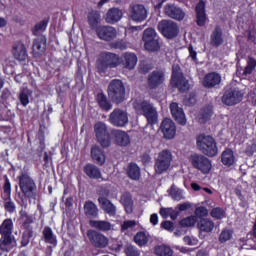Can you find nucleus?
<instances>
[{"instance_id": "obj_10", "label": "nucleus", "mask_w": 256, "mask_h": 256, "mask_svg": "<svg viewBox=\"0 0 256 256\" xmlns=\"http://www.w3.org/2000/svg\"><path fill=\"white\" fill-rule=\"evenodd\" d=\"M109 122L114 127H125L129 123V114L127 110L121 108L114 109L109 115Z\"/></svg>"}, {"instance_id": "obj_11", "label": "nucleus", "mask_w": 256, "mask_h": 256, "mask_svg": "<svg viewBox=\"0 0 256 256\" xmlns=\"http://www.w3.org/2000/svg\"><path fill=\"white\" fill-rule=\"evenodd\" d=\"M158 29L166 39H173L179 35V27L177 26V23L171 20H162L158 24Z\"/></svg>"}, {"instance_id": "obj_36", "label": "nucleus", "mask_w": 256, "mask_h": 256, "mask_svg": "<svg viewBox=\"0 0 256 256\" xmlns=\"http://www.w3.org/2000/svg\"><path fill=\"white\" fill-rule=\"evenodd\" d=\"M120 203L124 206L126 213H133V198L131 194L124 193L121 196Z\"/></svg>"}, {"instance_id": "obj_58", "label": "nucleus", "mask_w": 256, "mask_h": 256, "mask_svg": "<svg viewBox=\"0 0 256 256\" xmlns=\"http://www.w3.org/2000/svg\"><path fill=\"white\" fill-rule=\"evenodd\" d=\"M3 199L11 197V182L8 178L5 180V184L3 186Z\"/></svg>"}, {"instance_id": "obj_12", "label": "nucleus", "mask_w": 256, "mask_h": 256, "mask_svg": "<svg viewBox=\"0 0 256 256\" xmlns=\"http://www.w3.org/2000/svg\"><path fill=\"white\" fill-rule=\"evenodd\" d=\"M18 179L19 187L25 197H33V191L37 189V185H35L33 179H31L27 174H22Z\"/></svg>"}, {"instance_id": "obj_62", "label": "nucleus", "mask_w": 256, "mask_h": 256, "mask_svg": "<svg viewBox=\"0 0 256 256\" xmlns=\"http://www.w3.org/2000/svg\"><path fill=\"white\" fill-rule=\"evenodd\" d=\"M161 227L163 229H165L166 231H172L173 230V222H171V221L162 222Z\"/></svg>"}, {"instance_id": "obj_9", "label": "nucleus", "mask_w": 256, "mask_h": 256, "mask_svg": "<svg viewBox=\"0 0 256 256\" xmlns=\"http://www.w3.org/2000/svg\"><path fill=\"white\" fill-rule=\"evenodd\" d=\"M190 161L193 165V168L198 169V171H201V173H204V175L209 173L213 167L211 160H209V158L205 157L204 155L194 154L191 156Z\"/></svg>"}, {"instance_id": "obj_28", "label": "nucleus", "mask_w": 256, "mask_h": 256, "mask_svg": "<svg viewBox=\"0 0 256 256\" xmlns=\"http://www.w3.org/2000/svg\"><path fill=\"white\" fill-rule=\"evenodd\" d=\"M13 55L17 61H26L27 55V48H25V44L19 42L14 45L13 47Z\"/></svg>"}, {"instance_id": "obj_35", "label": "nucleus", "mask_w": 256, "mask_h": 256, "mask_svg": "<svg viewBox=\"0 0 256 256\" xmlns=\"http://www.w3.org/2000/svg\"><path fill=\"white\" fill-rule=\"evenodd\" d=\"M84 173H86L90 179H101V171L93 164H87L84 167Z\"/></svg>"}, {"instance_id": "obj_49", "label": "nucleus", "mask_w": 256, "mask_h": 256, "mask_svg": "<svg viewBox=\"0 0 256 256\" xmlns=\"http://www.w3.org/2000/svg\"><path fill=\"white\" fill-rule=\"evenodd\" d=\"M233 239V231L229 229H224L219 235L220 243H227V241H231Z\"/></svg>"}, {"instance_id": "obj_14", "label": "nucleus", "mask_w": 256, "mask_h": 256, "mask_svg": "<svg viewBox=\"0 0 256 256\" xmlns=\"http://www.w3.org/2000/svg\"><path fill=\"white\" fill-rule=\"evenodd\" d=\"M160 131L164 139H175V136L177 135V125H175V122L170 118H166L160 125Z\"/></svg>"}, {"instance_id": "obj_54", "label": "nucleus", "mask_w": 256, "mask_h": 256, "mask_svg": "<svg viewBox=\"0 0 256 256\" xmlns=\"http://www.w3.org/2000/svg\"><path fill=\"white\" fill-rule=\"evenodd\" d=\"M210 215L214 219H223L225 217V210H223V208L216 207L212 209Z\"/></svg>"}, {"instance_id": "obj_52", "label": "nucleus", "mask_w": 256, "mask_h": 256, "mask_svg": "<svg viewBox=\"0 0 256 256\" xmlns=\"http://www.w3.org/2000/svg\"><path fill=\"white\" fill-rule=\"evenodd\" d=\"M4 199V209L8 212V213H15V210L17 209V206H15V202H13V200H11L10 198H3Z\"/></svg>"}, {"instance_id": "obj_7", "label": "nucleus", "mask_w": 256, "mask_h": 256, "mask_svg": "<svg viewBox=\"0 0 256 256\" xmlns=\"http://www.w3.org/2000/svg\"><path fill=\"white\" fill-rule=\"evenodd\" d=\"M94 132L98 143H100L102 147L107 148L111 146V136L109 135V130L107 129L106 123L97 122L94 125Z\"/></svg>"}, {"instance_id": "obj_45", "label": "nucleus", "mask_w": 256, "mask_h": 256, "mask_svg": "<svg viewBox=\"0 0 256 256\" xmlns=\"http://www.w3.org/2000/svg\"><path fill=\"white\" fill-rule=\"evenodd\" d=\"M256 60L253 58H249L247 61V66L245 67L242 76L245 78L249 77L253 71H255Z\"/></svg>"}, {"instance_id": "obj_37", "label": "nucleus", "mask_w": 256, "mask_h": 256, "mask_svg": "<svg viewBox=\"0 0 256 256\" xmlns=\"http://www.w3.org/2000/svg\"><path fill=\"white\" fill-rule=\"evenodd\" d=\"M127 175L133 181L139 180L141 177V170L139 169V166H137L135 163H130L128 165Z\"/></svg>"}, {"instance_id": "obj_61", "label": "nucleus", "mask_w": 256, "mask_h": 256, "mask_svg": "<svg viewBox=\"0 0 256 256\" xmlns=\"http://www.w3.org/2000/svg\"><path fill=\"white\" fill-rule=\"evenodd\" d=\"M47 29V23L45 21L39 22L36 24L34 33L37 34L39 31H45Z\"/></svg>"}, {"instance_id": "obj_17", "label": "nucleus", "mask_w": 256, "mask_h": 256, "mask_svg": "<svg viewBox=\"0 0 256 256\" xmlns=\"http://www.w3.org/2000/svg\"><path fill=\"white\" fill-rule=\"evenodd\" d=\"M164 13L170 19H175L176 21H183L185 19V12L175 4H166L164 6Z\"/></svg>"}, {"instance_id": "obj_6", "label": "nucleus", "mask_w": 256, "mask_h": 256, "mask_svg": "<svg viewBox=\"0 0 256 256\" xmlns=\"http://www.w3.org/2000/svg\"><path fill=\"white\" fill-rule=\"evenodd\" d=\"M108 95L112 101L121 103L125 99V86L121 80H112L108 87Z\"/></svg>"}, {"instance_id": "obj_4", "label": "nucleus", "mask_w": 256, "mask_h": 256, "mask_svg": "<svg viewBox=\"0 0 256 256\" xmlns=\"http://www.w3.org/2000/svg\"><path fill=\"white\" fill-rule=\"evenodd\" d=\"M134 109L138 115H144L148 123L155 125L157 123V110L147 101L135 102Z\"/></svg>"}, {"instance_id": "obj_56", "label": "nucleus", "mask_w": 256, "mask_h": 256, "mask_svg": "<svg viewBox=\"0 0 256 256\" xmlns=\"http://www.w3.org/2000/svg\"><path fill=\"white\" fill-rule=\"evenodd\" d=\"M30 237H33V230H26L22 236V247H27L29 245Z\"/></svg>"}, {"instance_id": "obj_21", "label": "nucleus", "mask_w": 256, "mask_h": 256, "mask_svg": "<svg viewBox=\"0 0 256 256\" xmlns=\"http://www.w3.org/2000/svg\"><path fill=\"white\" fill-rule=\"evenodd\" d=\"M46 47H47V38H45V36H40L36 38L32 46L34 57H39V55H43L45 53Z\"/></svg>"}, {"instance_id": "obj_46", "label": "nucleus", "mask_w": 256, "mask_h": 256, "mask_svg": "<svg viewBox=\"0 0 256 256\" xmlns=\"http://www.w3.org/2000/svg\"><path fill=\"white\" fill-rule=\"evenodd\" d=\"M134 241L137 245L143 247V245H147V242L149 241V236L145 232H138L134 237Z\"/></svg>"}, {"instance_id": "obj_41", "label": "nucleus", "mask_w": 256, "mask_h": 256, "mask_svg": "<svg viewBox=\"0 0 256 256\" xmlns=\"http://www.w3.org/2000/svg\"><path fill=\"white\" fill-rule=\"evenodd\" d=\"M169 195L173 199V201H181L185 199V195L183 194V190L179 189L175 185H172L169 190Z\"/></svg>"}, {"instance_id": "obj_24", "label": "nucleus", "mask_w": 256, "mask_h": 256, "mask_svg": "<svg viewBox=\"0 0 256 256\" xmlns=\"http://www.w3.org/2000/svg\"><path fill=\"white\" fill-rule=\"evenodd\" d=\"M98 202L101 209L105 211L110 217H115L117 215V207L115 204H112L111 201L105 197H99Z\"/></svg>"}, {"instance_id": "obj_50", "label": "nucleus", "mask_w": 256, "mask_h": 256, "mask_svg": "<svg viewBox=\"0 0 256 256\" xmlns=\"http://www.w3.org/2000/svg\"><path fill=\"white\" fill-rule=\"evenodd\" d=\"M101 19V15L98 12H91L88 15V22L91 27L95 28L99 25V21Z\"/></svg>"}, {"instance_id": "obj_64", "label": "nucleus", "mask_w": 256, "mask_h": 256, "mask_svg": "<svg viewBox=\"0 0 256 256\" xmlns=\"http://www.w3.org/2000/svg\"><path fill=\"white\" fill-rule=\"evenodd\" d=\"M189 57L192 58V61H197V52L193 49V46H189Z\"/></svg>"}, {"instance_id": "obj_43", "label": "nucleus", "mask_w": 256, "mask_h": 256, "mask_svg": "<svg viewBox=\"0 0 256 256\" xmlns=\"http://www.w3.org/2000/svg\"><path fill=\"white\" fill-rule=\"evenodd\" d=\"M144 47L146 51H150L154 53L155 51H159L161 49V39L150 40V42H145Z\"/></svg>"}, {"instance_id": "obj_22", "label": "nucleus", "mask_w": 256, "mask_h": 256, "mask_svg": "<svg viewBox=\"0 0 256 256\" xmlns=\"http://www.w3.org/2000/svg\"><path fill=\"white\" fill-rule=\"evenodd\" d=\"M196 11V23L199 27H204L207 23V13L205 12V2L201 0L195 8Z\"/></svg>"}, {"instance_id": "obj_3", "label": "nucleus", "mask_w": 256, "mask_h": 256, "mask_svg": "<svg viewBox=\"0 0 256 256\" xmlns=\"http://www.w3.org/2000/svg\"><path fill=\"white\" fill-rule=\"evenodd\" d=\"M121 65V59L114 53H102L97 60L96 66L99 73H105L108 69H113Z\"/></svg>"}, {"instance_id": "obj_27", "label": "nucleus", "mask_w": 256, "mask_h": 256, "mask_svg": "<svg viewBox=\"0 0 256 256\" xmlns=\"http://www.w3.org/2000/svg\"><path fill=\"white\" fill-rule=\"evenodd\" d=\"M219 83H221V75L215 72L208 73L202 80V84L208 89L219 85Z\"/></svg>"}, {"instance_id": "obj_34", "label": "nucleus", "mask_w": 256, "mask_h": 256, "mask_svg": "<svg viewBox=\"0 0 256 256\" xmlns=\"http://www.w3.org/2000/svg\"><path fill=\"white\" fill-rule=\"evenodd\" d=\"M198 228L200 229V231H203L204 233H211V231L215 229V222L207 218L201 219L198 222Z\"/></svg>"}, {"instance_id": "obj_20", "label": "nucleus", "mask_w": 256, "mask_h": 256, "mask_svg": "<svg viewBox=\"0 0 256 256\" xmlns=\"http://www.w3.org/2000/svg\"><path fill=\"white\" fill-rule=\"evenodd\" d=\"M163 81H165V73L160 70L153 71L148 77V87L149 89H157Z\"/></svg>"}, {"instance_id": "obj_18", "label": "nucleus", "mask_w": 256, "mask_h": 256, "mask_svg": "<svg viewBox=\"0 0 256 256\" xmlns=\"http://www.w3.org/2000/svg\"><path fill=\"white\" fill-rule=\"evenodd\" d=\"M96 33L102 41H113L117 37V30L113 26H99Z\"/></svg>"}, {"instance_id": "obj_60", "label": "nucleus", "mask_w": 256, "mask_h": 256, "mask_svg": "<svg viewBox=\"0 0 256 256\" xmlns=\"http://www.w3.org/2000/svg\"><path fill=\"white\" fill-rule=\"evenodd\" d=\"M184 243H186V245H191V246H195L198 245L199 240L195 237H191V236H185L183 238Z\"/></svg>"}, {"instance_id": "obj_30", "label": "nucleus", "mask_w": 256, "mask_h": 256, "mask_svg": "<svg viewBox=\"0 0 256 256\" xmlns=\"http://www.w3.org/2000/svg\"><path fill=\"white\" fill-rule=\"evenodd\" d=\"M84 214L88 219H95L99 215V208L92 201H87L84 204Z\"/></svg>"}, {"instance_id": "obj_53", "label": "nucleus", "mask_w": 256, "mask_h": 256, "mask_svg": "<svg viewBox=\"0 0 256 256\" xmlns=\"http://www.w3.org/2000/svg\"><path fill=\"white\" fill-rule=\"evenodd\" d=\"M197 216H189L181 220L180 224L182 227H193L197 223Z\"/></svg>"}, {"instance_id": "obj_48", "label": "nucleus", "mask_w": 256, "mask_h": 256, "mask_svg": "<svg viewBox=\"0 0 256 256\" xmlns=\"http://www.w3.org/2000/svg\"><path fill=\"white\" fill-rule=\"evenodd\" d=\"M211 115H213V107L208 106L200 113V123H205L206 121H209V119H211Z\"/></svg>"}, {"instance_id": "obj_19", "label": "nucleus", "mask_w": 256, "mask_h": 256, "mask_svg": "<svg viewBox=\"0 0 256 256\" xmlns=\"http://www.w3.org/2000/svg\"><path fill=\"white\" fill-rule=\"evenodd\" d=\"M170 111L173 119L178 123V125H187V117L185 116V112L183 108L176 102L170 104Z\"/></svg>"}, {"instance_id": "obj_59", "label": "nucleus", "mask_w": 256, "mask_h": 256, "mask_svg": "<svg viewBox=\"0 0 256 256\" xmlns=\"http://www.w3.org/2000/svg\"><path fill=\"white\" fill-rule=\"evenodd\" d=\"M125 253L127 256H139L141 253L139 252V249L137 247L129 245L125 248Z\"/></svg>"}, {"instance_id": "obj_25", "label": "nucleus", "mask_w": 256, "mask_h": 256, "mask_svg": "<svg viewBox=\"0 0 256 256\" xmlns=\"http://www.w3.org/2000/svg\"><path fill=\"white\" fill-rule=\"evenodd\" d=\"M112 135L115 139L116 145L120 147H127L129 143H131V139L129 138V134L122 130H114Z\"/></svg>"}, {"instance_id": "obj_47", "label": "nucleus", "mask_w": 256, "mask_h": 256, "mask_svg": "<svg viewBox=\"0 0 256 256\" xmlns=\"http://www.w3.org/2000/svg\"><path fill=\"white\" fill-rule=\"evenodd\" d=\"M97 102L99 104V106L101 107V109H103L104 111H109V109H111V104L109 103V101H107V97L105 96V94H98L97 95Z\"/></svg>"}, {"instance_id": "obj_57", "label": "nucleus", "mask_w": 256, "mask_h": 256, "mask_svg": "<svg viewBox=\"0 0 256 256\" xmlns=\"http://www.w3.org/2000/svg\"><path fill=\"white\" fill-rule=\"evenodd\" d=\"M135 227H137V221H135V220H126L121 225L122 231H127V230L133 229Z\"/></svg>"}, {"instance_id": "obj_40", "label": "nucleus", "mask_w": 256, "mask_h": 256, "mask_svg": "<svg viewBox=\"0 0 256 256\" xmlns=\"http://www.w3.org/2000/svg\"><path fill=\"white\" fill-rule=\"evenodd\" d=\"M155 39H159V35H157V31H155V29L153 28H147L144 32H143V37H142V41L144 43H149L151 41H154Z\"/></svg>"}, {"instance_id": "obj_23", "label": "nucleus", "mask_w": 256, "mask_h": 256, "mask_svg": "<svg viewBox=\"0 0 256 256\" xmlns=\"http://www.w3.org/2000/svg\"><path fill=\"white\" fill-rule=\"evenodd\" d=\"M120 63H122L124 69L131 71L137 66V55H135V53L126 52L122 55Z\"/></svg>"}, {"instance_id": "obj_1", "label": "nucleus", "mask_w": 256, "mask_h": 256, "mask_svg": "<svg viewBox=\"0 0 256 256\" xmlns=\"http://www.w3.org/2000/svg\"><path fill=\"white\" fill-rule=\"evenodd\" d=\"M197 147L207 157H216L219 154L217 142L214 137L200 135L197 137Z\"/></svg>"}, {"instance_id": "obj_16", "label": "nucleus", "mask_w": 256, "mask_h": 256, "mask_svg": "<svg viewBox=\"0 0 256 256\" xmlns=\"http://www.w3.org/2000/svg\"><path fill=\"white\" fill-rule=\"evenodd\" d=\"M242 99L243 93H241V91H239L238 89H230L224 93L222 97V102L225 105L231 106L237 105V103H240Z\"/></svg>"}, {"instance_id": "obj_29", "label": "nucleus", "mask_w": 256, "mask_h": 256, "mask_svg": "<svg viewBox=\"0 0 256 256\" xmlns=\"http://www.w3.org/2000/svg\"><path fill=\"white\" fill-rule=\"evenodd\" d=\"M212 47H221L223 45V30L221 27H216L210 36Z\"/></svg>"}, {"instance_id": "obj_5", "label": "nucleus", "mask_w": 256, "mask_h": 256, "mask_svg": "<svg viewBox=\"0 0 256 256\" xmlns=\"http://www.w3.org/2000/svg\"><path fill=\"white\" fill-rule=\"evenodd\" d=\"M172 161L173 154L171 153V151L168 149L162 150L161 152H159L155 161V172L158 173V175L165 173V171H168L169 167H171Z\"/></svg>"}, {"instance_id": "obj_32", "label": "nucleus", "mask_w": 256, "mask_h": 256, "mask_svg": "<svg viewBox=\"0 0 256 256\" xmlns=\"http://www.w3.org/2000/svg\"><path fill=\"white\" fill-rule=\"evenodd\" d=\"M90 225L91 227H94V229H98V231H102L103 233H107V231H111L113 229V224L105 220H92L90 221Z\"/></svg>"}, {"instance_id": "obj_2", "label": "nucleus", "mask_w": 256, "mask_h": 256, "mask_svg": "<svg viewBox=\"0 0 256 256\" xmlns=\"http://www.w3.org/2000/svg\"><path fill=\"white\" fill-rule=\"evenodd\" d=\"M13 233V220L5 219L0 225V235H2V241L0 243V250L9 252L13 249V240L11 234Z\"/></svg>"}, {"instance_id": "obj_55", "label": "nucleus", "mask_w": 256, "mask_h": 256, "mask_svg": "<svg viewBox=\"0 0 256 256\" xmlns=\"http://www.w3.org/2000/svg\"><path fill=\"white\" fill-rule=\"evenodd\" d=\"M207 215H209V210L203 206H200L196 208L194 217L201 219L202 217H207Z\"/></svg>"}, {"instance_id": "obj_38", "label": "nucleus", "mask_w": 256, "mask_h": 256, "mask_svg": "<svg viewBox=\"0 0 256 256\" xmlns=\"http://www.w3.org/2000/svg\"><path fill=\"white\" fill-rule=\"evenodd\" d=\"M20 218L19 221L22 223V227L26 229V231H31V223H33V217L29 216L24 210L19 212Z\"/></svg>"}, {"instance_id": "obj_26", "label": "nucleus", "mask_w": 256, "mask_h": 256, "mask_svg": "<svg viewBox=\"0 0 256 256\" xmlns=\"http://www.w3.org/2000/svg\"><path fill=\"white\" fill-rule=\"evenodd\" d=\"M120 19H123V11L119 8H111L105 15L106 23H110L111 25L119 23Z\"/></svg>"}, {"instance_id": "obj_31", "label": "nucleus", "mask_w": 256, "mask_h": 256, "mask_svg": "<svg viewBox=\"0 0 256 256\" xmlns=\"http://www.w3.org/2000/svg\"><path fill=\"white\" fill-rule=\"evenodd\" d=\"M91 157L98 165H105V152L99 146L92 147Z\"/></svg>"}, {"instance_id": "obj_63", "label": "nucleus", "mask_w": 256, "mask_h": 256, "mask_svg": "<svg viewBox=\"0 0 256 256\" xmlns=\"http://www.w3.org/2000/svg\"><path fill=\"white\" fill-rule=\"evenodd\" d=\"M196 101L195 95H190L188 98H185L184 103L185 105L191 106L195 105Z\"/></svg>"}, {"instance_id": "obj_33", "label": "nucleus", "mask_w": 256, "mask_h": 256, "mask_svg": "<svg viewBox=\"0 0 256 256\" xmlns=\"http://www.w3.org/2000/svg\"><path fill=\"white\" fill-rule=\"evenodd\" d=\"M42 236L45 243L53 245V247H57V236L53 233V229H51V227L46 226L42 231Z\"/></svg>"}, {"instance_id": "obj_39", "label": "nucleus", "mask_w": 256, "mask_h": 256, "mask_svg": "<svg viewBox=\"0 0 256 256\" xmlns=\"http://www.w3.org/2000/svg\"><path fill=\"white\" fill-rule=\"evenodd\" d=\"M222 163L223 165H226L227 167H231L233 163H235V154H233V150L226 149L222 153Z\"/></svg>"}, {"instance_id": "obj_13", "label": "nucleus", "mask_w": 256, "mask_h": 256, "mask_svg": "<svg viewBox=\"0 0 256 256\" xmlns=\"http://www.w3.org/2000/svg\"><path fill=\"white\" fill-rule=\"evenodd\" d=\"M87 237L90 243L98 249H105L109 245V238L95 230H88Z\"/></svg>"}, {"instance_id": "obj_42", "label": "nucleus", "mask_w": 256, "mask_h": 256, "mask_svg": "<svg viewBox=\"0 0 256 256\" xmlns=\"http://www.w3.org/2000/svg\"><path fill=\"white\" fill-rule=\"evenodd\" d=\"M160 215L164 219H167L168 217H170V219L175 221V219H177V217H179V212H177L173 208H161Z\"/></svg>"}, {"instance_id": "obj_51", "label": "nucleus", "mask_w": 256, "mask_h": 256, "mask_svg": "<svg viewBox=\"0 0 256 256\" xmlns=\"http://www.w3.org/2000/svg\"><path fill=\"white\" fill-rule=\"evenodd\" d=\"M29 95H31V92L28 89H24L20 92L19 100L23 107H27V105H29Z\"/></svg>"}, {"instance_id": "obj_44", "label": "nucleus", "mask_w": 256, "mask_h": 256, "mask_svg": "<svg viewBox=\"0 0 256 256\" xmlns=\"http://www.w3.org/2000/svg\"><path fill=\"white\" fill-rule=\"evenodd\" d=\"M155 253L158 256H172L173 249L167 245H160L155 248Z\"/></svg>"}, {"instance_id": "obj_15", "label": "nucleus", "mask_w": 256, "mask_h": 256, "mask_svg": "<svg viewBox=\"0 0 256 256\" xmlns=\"http://www.w3.org/2000/svg\"><path fill=\"white\" fill-rule=\"evenodd\" d=\"M129 17L135 23H141L147 19V9L141 4L130 6Z\"/></svg>"}, {"instance_id": "obj_8", "label": "nucleus", "mask_w": 256, "mask_h": 256, "mask_svg": "<svg viewBox=\"0 0 256 256\" xmlns=\"http://www.w3.org/2000/svg\"><path fill=\"white\" fill-rule=\"evenodd\" d=\"M171 83L173 87H177L179 91L182 93L188 91L189 89V81L185 79L183 73L181 72V68L177 65L172 67V80Z\"/></svg>"}]
</instances>
